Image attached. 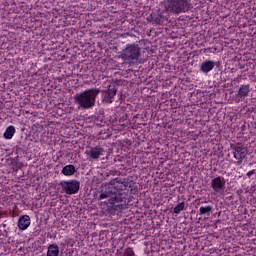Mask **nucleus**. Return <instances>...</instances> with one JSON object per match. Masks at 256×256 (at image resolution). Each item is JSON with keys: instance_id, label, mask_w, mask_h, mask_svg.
<instances>
[{"instance_id": "nucleus-13", "label": "nucleus", "mask_w": 256, "mask_h": 256, "mask_svg": "<svg viewBox=\"0 0 256 256\" xmlns=\"http://www.w3.org/2000/svg\"><path fill=\"white\" fill-rule=\"evenodd\" d=\"M215 67V62L212 60H206L201 63L200 65V71L202 73H209V71H213V68Z\"/></svg>"}, {"instance_id": "nucleus-7", "label": "nucleus", "mask_w": 256, "mask_h": 256, "mask_svg": "<svg viewBox=\"0 0 256 256\" xmlns=\"http://www.w3.org/2000/svg\"><path fill=\"white\" fill-rule=\"evenodd\" d=\"M167 13L169 12L165 11V8L164 10H153L150 14V23H152V25H165V23L169 21Z\"/></svg>"}, {"instance_id": "nucleus-15", "label": "nucleus", "mask_w": 256, "mask_h": 256, "mask_svg": "<svg viewBox=\"0 0 256 256\" xmlns=\"http://www.w3.org/2000/svg\"><path fill=\"white\" fill-rule=\"evenodd\" d=\"M47 256H59V246L57 244H50L47 249Z\"/></svg>"}, {"instance_id": "nucleus-10", "label": "nucleus", "mask_w": 256, "mask_h": 256, "mask_svg": "<svg viewBox=\"0 0 256 256\" xmlns=\"http://www.w3.org/2000/svg\"><path fill=\"white\" fill-rule=\"evenodd\" d=\"M31 225V217L29 215H22L18 219V228L20 231H25Z\"/></svg>"}, {"instance_id": "nucleus-24", "label": "nucleus", "mask_w": 256, "mask_h": 256, "mask_svg": "<svg viewBox=\"0 0 256 256\" xmlns=\"http://www.w3.org/2000/svg\"><path fill=\"white\" fill-rule=\"evenodd\" d=\"M0 219H1V213H0Z\"/></svg>"}, {"instance_id": "nucleus-3", "label": "nucleus", "mask_w": 256, "mask_h": 256, "mask_svg": "<svg viewBox=\"0 0 256 256\" xmlns=\"http://www.w3.org/2000/svg\"><path fill=\"white\" fill-rule=\"evenodd\" d=\"M162 5L166 13L171 15H181V13H187L193 9L191 0H164Z\"/></svg>"}, {"instance_id": "nucleus-22", "label": "nucleus", "mask_w": 256, "mask_h": 256, "mask_svg": "<svg viewBox=\"0 0 256 256\" xmlns=\"http://www.w3.org/2000/svg\"><path fill=\"white\" fill-rule=\"evenodd\" d=\"M255 173H256V170L255 169H253V170H251V171H249V172H247V177L249 178V179H251V175H255Z\"/></svg>"}, {"instance_id": "nucleus-5", "label": "nucleus", "mask_w": 256, "mask_h": 256, "mask_svg": "<svg viewBox=\"0 0 256 256\" xmlns=\"http://www.w3.org/2000/svg\"><path fill=\"white\" fill-rule=\"evenodd\" d=\"M230 149L237 165H242L243 160L247 158L249 150L243 143L231 144Z\"/></svg>"}, {"instance_id": "nucleus-12", "label": "nucleus", "mask_w": 256, "mask_h": 256, "mask_svg": "<svg viewBox=\"0 0 256 256\" xmlns=\"http://www.w3.org/2000/svg\"><path fill=\"white\" fill-rule=\"evenodd\" d=\"M103 153H105V149L101 148V146L92 147L89 151L90 159L97 161Z\"/></svg>"}, {"instance_id": "nucleus-21", "label": "nucleus", "mask_w": 256, "mask_h": 256, "mask_svg": "<svg viewBox=\"0 0 256 256\" xmlns=\"http://www.w3.org/2000/svg\"><path fill=\"white\" fill-rule=\"evenodd\" d=\"M33 233H34L35 237H37V235H39V233H41V227L37 226Z\"/></svg>"}, {"instance_id": "nucleus-11", "label": "nucleus", "mask_w": 256, "mask_h": 256, "mask_svg": "<svg viewBox=\"0 0 256 256\" xmlns=\"http://www.w3.org/2000/svg\"><path fill=\"white\" fill-rule=\"evenodd\" d=\"M250 93H251V85L243 84L239 87L236 96L238 97V99H245L246 97H249Z\"/></svg>"}, {"instance_id": "nucleus-23", "label": "nucleus", "mask_w": 256, "mask_h": 256, "mask_svg": "<svg viewBox=\"0 0 256 256\" xmlns=\"http://www.w3.org/2000/svg\"><path fill=\"white\" fill-rule=\"evenodd\" d=\"M236 193H237V195L241 196V195H242V193H243V189H239V190H237V191H236Z\"/></svg>"}, {"instance_id": "nucleus-14", "label": "nucleus", "mask_w": 256, "mask_h": 256, "mask_svg": "<svg viewBox=\"0 0 256 256\" xmlns=\"http://www.w3.org/2000/svg\"><path fill=\"white\" fill-rule=\"evenodd\" d=\"M77 172V169H75V166L73 164H68L62 168V175H65L66 177H71V175H75Z\"/></svg>"}, {"instance_id": "nucleus-8", "label": "nucleus", "mask_w": 256, "mask_h": 256, "mask_svg": "<svg viewBox=\"0 0 256 256\" xmlns=\"http://www.w3.org/2000/svg\"><path fill=\"white\" fill-rule=\"evenodd\" d=\"M226 183L225 177L217 176L211 180L210 187L215 195H223L225 193Z\"/></svg>"}, {"instance_id": "nucleus-2", "label": "nucleus", "mask_w": 256, "mask_h": 256, "mask_svg": "<svg viewBox=\"0 0 256 256\" xmlns=\"http://www.w3.org/2000/svg\"><path fill=\"white\" fill-rule=\"evenodd\" d=\"M100 93H101L100 89L91 88L81 93H77L74 96V101L82 109H91L92 107H95V101L97 99V95H99Z\"/></svg>"}, {"instance_id": "nucleus-4", "label": "nucleus", "mask_w": 256, "mask_h": 256, "mask_svg": "<svg viewBox=\"0 0 256 256\" xmlns=\"http://www.w3.org/2000/svg\"><path fill=\"white\" fill-rule=\"evenodd\" d=\"M123 59L128 65H134L141 59V47L139 44H128L121 53Z\"/></svg>"}, {"instance_id": "nucleus-17", "label": "nucleus", "mask_w": 256, "mask_h": 256, "mask_svg": "<svg viewBox=\"0 0 256 256\" xmlns=\"http://www.w3.org/2000/svg\"><path fill=\"white\" fill-rule=\"evenodd\" d=\"M211 213H213V206H202L199 209V215H207L209 217Z\"/></svg>"}, {"instance_id": "nucleus-1", "label": "nucleus", "mask_w": 256, "mask_h": 256, "mask_svg": "<svg viewBox=\"0 0 256 256\" xmlns=\"http://www.w3.org/2000/svg\"><path fill=\"white\" fill-rule=\"evenodd\" d=\"M132 178L131 176L123 179L116 178L115 184L111 183L102 188L98 199H108L107 202H104V205H106L105 213H108V215H119L125 209L129 187L134 185L133 180H131Z\"/></svg>"}, {"instance_id": "nucleus-18", "label": "nucleus", "mask_w": 256, "mask_h": 256, "mask_svg": "<svg viewBox=\"0 0 256 256\" xmlns=\"http://www.w3.org/2000/svg\"><path fill=\"white\" fill-rule=\"evenodd\" d=\"M181 211H185V202H181L179 203L173 210V213H175L176 215H179V213H181Z\"/></svg>"}, {"instance_id": "nucleus-9", "label": "nucleus", "mask_w": 256, "mask_h": 256, "mask_svg": "<svg viewBox=\"0 0 256 256\" xmlns=\"http://www.w3.org/2000/svg\"><path fill=\"white\" fill-rule=\"evenodd\" d=\"M102 101L104 103H113V98L117 95V85L110 84L107 90H102Z\"/></svg>"}, {"instance_id": "nucleus-20", "label": "nucleus", "mask_w": 256, "mask_h": 256, "mask_svg": "<svg viewBox=\"0 0 256 256\" xmlns=\"http://www.w3.org/2000/svg\"><path fill=\"white\" fill-rule=\"evenodd\" d=\"M123 256H135V252L133 251V248H127L124 251Z\"/></svg>"}, {"instance_id": "nucleus-6", "label": "nucleus", "mask_w": 256, "mask_h": 256, "mask_svg": "<svg viewBox=\"0 0 256 256\" xmlns=\"http://www.w3.org/2000/svg\"><path fill=\"white\" fill-rule=\"evenodd\" d=\"M60 187H62L64 193L66 195H75L79 193V189H81V182L78 180H62L60 181Z\"/></svg>"}, {"instance_id": "nucleus-19", "label": "nucleus", "mask_w": 256, "mask_h": 256, "mask_svg": "<svg viewBox=\"0 0 256 256\" xmlns=\"http://www.w3.org/2000/svg\"><path fill=\"white\" fill-rule=\"evenodd\" d=\"M129 191L131 193V195H137V193H139V188L134 184H132V187H129Z\"/></svg>"}, {"instance_id": "nucleus-16", "label": "nucleus", "mask_w": 256, "mask_h": 256, "mask_svg": "<svg viewBox=\"0 0 256 256\" xmlns=\"http://www.w3.org/2000/svg\"><path fill=\"white\" fill-rule=\"evenodd\" d=\"M13 135H15V126L10 125L4 132V139H13Z\"/></svg>"}]
</instances>
